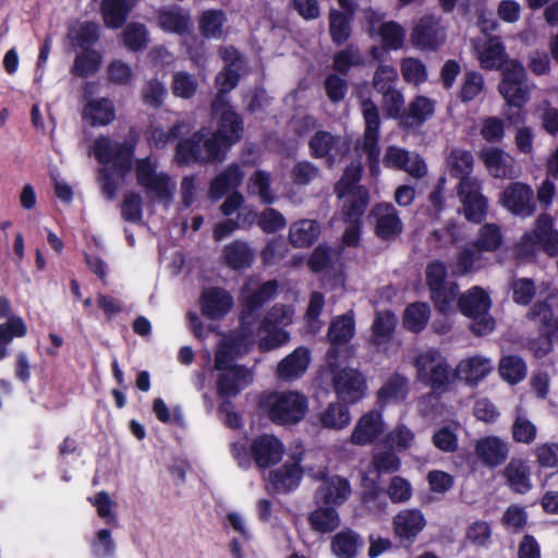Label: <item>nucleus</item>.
<instances>
[{"label": "nucleus", "mask_w": 558, "mask_h": 558, "mask_svg": "<svg viewBox=\"0 0 558 558\" xmlns=\"http://www.w3.org/2000/svg\"><path fill=\"white\" fill-rule=\"evenodd\" d=\"M93 154L104 167L98 170L102 193L112 199L118 191L114 173L124 179L132 170L135 146L133 144L112 142L100 135L93 143Z\"/></svg>", "instance_id": "nucleus-1"}, {"label": "nucleus", "mask_w": 558, "mask_h": 558, "mask_svg": "<svg viewBox=\"0 0 558 558\" xmlns=\"http://www.w3.org/2000/svg\"><path fill=\"white\" fill-rule=\"evenodd\" d=\"M448 268L445 262L433 259L425 267V283L435 308L442 314L451 310L458 295V284L448 281Z\"/></svg>", "instance_id": "nucleus-2"}, {"label": "nucleus", "mask_w": 558, "mask_h": 558, "mask_svg": "<svg viewBox=\"0 0 558 558\" xmlns=\"http://www.w3.org/2000/svg\"><path fill=\"white\" fill-rule=\"evenodd\" d=\"M502 77L498 85L500 95L509 107L522 109L530 100L527 74L524 65L517 59H511L502 69Z\"/></svg>", "instance_id": "nucleus-3"}, {"label": "nucleus", "mask_w": 558, "mask_h": 558, "mask_svg": "<svg viewBox=\"0 0 558 558\" xmlns=\"http://www.w3.org/2000/svg\"><path fill=\"white\" fill-rule=\"evenodd\" d=\"M355 332V322L352 312L333 318L329 325L327 338L330 347L327 350V363L330 371L339 366V360H348L352 355L351 348L347 345Z\"/></svg>", "instance_id": "nucleus-4"}, {"label": "nucleus", "mask_w": 558, "mask_h": 558, "mask_svg": "<svg viewBox=\"0 0 558 558\" xmlns=\"http://www.w3.org/2000/svg\"><path fill=\"white\" fill-rule=\"evenodd\" d=\"M520 246L529 254L539 248L550 257L558 256V230L554 229L553 217L539 214L533 229L522 235Z\"/></svg>", "instance_id": "nucleus-5"}, {"label": "nucleus", "mask_w": 558, "mask_h": 558, "mask_svg": "<svg viewBox=\"0 0 558 558\" xmlns=\"http://www.w3.org/2000/svg\"><path fill=\"white\" fill-rule=\"evenodd\" d=\"M438 352L428 350L415 357L418 379L435 392H445L452 380L451 367L446 360L437 361Z\"/></svg>", "instance_id": "nucleus-6"}, {"label": "nucleus", "mask_w": 558, "mask_h": 558, "mask_svg": "<svg viewBox=\"0 0 558 558\" xmlns=\"http://www.w3.org/2000/svg\"><path fill=\"white\" fill-rule=\"evenodd\" d=\"M308 411V400L299 391L275 395L268 411L270 421L277 425H293L301 422Z\"/></svg>", "instance_id": "nucleus-7"}, {"label": "nucleus", "mask_w": 558, "mask_h": 558, "mask_svg": "<svg viewBox=\"0 0 558 558\" xmlns=\"http://www.w3.org/2000/svg\"><path fill=\"white\" fill-rule=\"evenodd\" d=\"M362 112L365 121L362 149L366 155L368 169L372 175L379 173L380 163V117L377 106L371 99L362 101Z\"/></svg>", "instance_id": "nucleus-8"}, {"label": "nucleus", "mask_w": 558, "mask_h": 558, "mask_svg": "<svg viewBox=\"0 0 558 558\" xmlns=\"http://www.w3.org/2000/svg\"><path fill=\"white\" fill-rule=\"evenodd\" d=\"M310 155L315 159H325L328 167L344 159L351 149V142L329 131L318 130L308 141Z\"/></svg>", "instance_id": "nucleus-9"}, {"label": "nucleus", "mask_w": 558, "mask_h": 558, "mask_svg": "<svg viewBox=\"0 0 558 558\" xmlns=\"http://www.w3.org/2000/svg\"><path fill=\"white\" fill-rule=\"evenodd\" d=\"M136 182L142 186L148 197L159 202H169L172 198L170 177L166 172H157L156 165L148 158L138 159L135 166Z\"/></svg>", "instance_id": "nucleus-10"}, {"label": "nucleus", "mask_w": 558, "mask_h": 558, "mask_svg": "<svg viewBox=\"0 0 558 558\" xmlns=\"http://www.w3.org/2000/svg\"><path fill=\"white\" fill-rule=\"evenodd\" d=\"M341 360H339V363ZM332 386L337 398L347 404H355L365 397L367 389L364 375L356 368L340 365L331 371Z\"/></svg>", "instance_id": "nucleus-11"}, {"label": "nucleus", "mask_w": 558, "mask_h": 558, "mask_svg": "<svg viewBox=\"0 0 558 558\" xmlns=\"http://www.w3.org/2000/svg\"><path fill=\"white\" fill-rule=\"evenodd\" d=\"M500 205L515 216L531 217L536 210L533 189L522 182H511L500 193Z\"/></svg>", "instance_id": "nucleus-12"}, {"label": "nucleus", "mask_w": 558, "mask_h": 558, "mask_svg": "<svg viewBox=\"0 0 558 558\" xmlns=\"http://www.w3.org/2000/svg\"><path fill=\"white\" fill-rule=\"evenodd\" d=\"M278 288L276 279L268 280L262 283L257 290L242 298L239 319L243 328H250L258 320L262 308L276 298Z\"/></svg>", "instance_id": "nucleus-13"}, {"label": "nucleus", "mask_w": 558, "mask_h": 558, "mask_svg": "<svg viewBox=\"0 0 558 558\" xmlns=\"http://www.w3.org/2000/svg\"><path fill=\"white\" fill-rule=\"evenodd\" d=\"M457 194L461 203L459 211L469 222L481 225L488 213V199L482 194L481 182L472 184L464 182L462 186H457Z\"/></svg>", "instance_id": "nucleus-14"}, {"label": "nucleus", "mask_w": 558, "mask_h": 558, "mask_svg": "<svg viewBox=\"0 0 558 558\" xmlns=\"http://www.w3.org/2000/svg\"><path fill=\"white\" fill-rule=\"evenodd\" d=\"M383 163L387 169L404 171L415 179H422L427 173V166L418 154H411L396 145L386 148Z\"/></svg>", "instance_id": "nucleus-15"}, {"label": "nucleus", "mask_w": 558, "mask_h": 558, "mask_svg": "<svg viewBox=\"0 0 558 558\" xmlns=\"http://www.w3.org/2000/svg\"><path fill=\"white\" fill-rule=\"evenodd\" d=\"M226 61L228 64L216 77L218 93L210 104V110L214 114H217L223 106H228L229 101L226 95L234 89L240 82L239 70L234 69L236 63L242 61L240 52L232 48V53L226 56Z\"/></svg>", "instance_id": "nucleus-16"}, {"label": "nucleus", "mask_w": 558, "mask_h": 558, "mask_svg": "<svg viewBox=\"0 0 558 558\" xmlns=\"http://www.w3.org/2000/svg\"><path fill=\"white\" fill-rule=\"evenodd\" d=\"M283 452V444L269 434L255 437L250 445L252 459L259 469H268L279 463Z\"/></svg>", "instance_id": "nucleus-17"}, {"label": "nucleus", "mask_w": 558, "mask_h": 558, "mask_svg": "<svg viewBox=\"0 0 558 558\" xmlns=\"http://www.w3.org/2000/svg\"><path fill=\"white\" fill-rule=\"evenodd\" d=\"M411 43L421 50L435 51L444 43L440 26L434 15L422 16L413 26Z\"/></svg>", "instance_id": "nucleus-18"}, {"label": "nucleus", "mask_w": 558, "mask_h": 558, "mask_svg": "<svg viewBox=\"0 0 558 558\" xmlns=\"http://www.w3.org/2000/svg\"><path fill=\"white\" fill-rule=\"evenodd\" d=\"M253 383V373L245 365H234L217 376V396L219 398H235Z\"/></svg>", "instance_id": "nucleus-19"}, {"label": "nucleus", "mask_w": 558, "mask_h": 558, "mask_svg": "<svg viewBox=\"0 0 558 558\" xmlns=\"http://www.w3.org/2000/svg\"><path fill=\"white\" fill-rule=\"evenodd\" d=\"M217 129L215 132L220 135L225 141V148L229 149L236 144L243 136L244 122L242 117L232 108L230 102L223 106L217 114Z\"/></svg>", "instance_id": "nucleus-20"}, {"label": "nucleus", "mask_w": 558, "mask_h": 558, "mask_svg": "<svg viewBox=\"0 0 558 558\" xmlns=\"http://www.w3.org/2000/svg\"><path fill=\"white\" fill-rule=\"evenodd\" d=\"M385 430L383 414L377 410L364 413L351 433L350 440L357 446L375 442Z\"/></svg>", "instance_id": "nucleus-21"}, {"label": "nucleus", "mask_w": 558, "mask_h": 558, "mask_svg": "<svg viewBox=\"0 0 558 558\" xmlns=\"http://www.w3.org/2000/svg\"><path fill=\"white\" fill-rule=\"evenodd\" d=\"M475 453L484 465L496 468L508 459L509 446L497 436H486L476 441Z\"/></svg>", "instance_id": "nucleus-22"}, {"label": "nucleus", "mask_w": 558, "mask_h": 558, "mask_svg": "<svg viewBox=\"0 0 558 558\" xmlns=\"http://www.w3.org/2000/svg\"><path fill=\"white\" fill-rule=\"evenodd\" d=\"M201 302L202 314L213 320L225 317L233 306L231 294L222 288H211L204 291Z\"/></svg>", "instance_id": "nucleus-23"}, {"label": "nucleus", "mask_w": 558, "mask_h": 558, "mask_svg": "<svg viewBox=\"0 0 558 558\" xmlns=\"http://www.w3.org/2000/svg\"><path fill=\"white\" fill-rule=\"evenodd\" d=\"M392 523L396 536L413 542L425 527L426 520L420 509L411 508L399 511Z\"/></svg>", "instance_id": "nucleus-24"}, {"label": "nucleus", "mask_w": 558, "mask_h": 558, "mask_svg": "<svg viewBox=\"0 0 558 558\" xmlns=\"http://www.w3.org/2000/svg\"><path fill=\"white\" fill-rule=\"evenodd\" d=\"M488 173L495 179L511 178L513 173V158L499 147H484L478 153Z\"/></svg>", "instance_id": "nucleus-25"}, {"label": "nucleus", "mask_w": 558, "mask_h": 558, "mask_svg": "<svg viewBox=\"0 0 558 558\" xmlns=\"http://www.w3.org/2000/svg\"><path fill=\"white\" fill-rule=\"evenodd\" d=\"M492 306V300L485 290L474 286L458 299V308L468 318L486 315Z\"/></svg>", "instance_id": "nucleus-26"}, {"label": "nucleus", "mask_w": 558, "mask_h": 558, "mask_svg": "<svg viewBox=\"0 0 558 558\" xmlns=\"http://www.w3.org/2000/svg\"><path fill=\"white\" fill-rule=\"evenodd\" d=\"M351 494L350 482L335 475L323 482L316 492V499L325 506H340L347 501Z\"/></svg>", "instance_id": "nucleus-27"}, {"label": "nucleus", "mask_w": 558, "mask_h": 558, "mask_svg": "<svg viewBox=\"0 0 558 558\" xmlns=\"http://www.w3.org/2000/svg\"><path fill=\"white\" fill-rule=\"evenodd\" d=\"M303 476L300 460L286 462L279 469L269 473V482L277 493H289L295 489Z\"/></svg>", "instance_id": "nucleus-28"}, {"label": "nucleus", "mask_w": 558, "mask_h": 558, "mask_svg": "<svg viewBox=\"0 0 558 558\" xmlns=\"http://www.w3.org/2000/svg\"><path fill=\"white\" fill-rule=\"evenodd\" d=\"M435 112L432 99L424 95L415 96L404 111L400 125L407 130L422 126Z\"/></svg>", "instance_id": "nucleus-29"}, {"label": "nucleus", "mask_w": 558, "mask_h": 558, "mask_svg": "<svg viewBox=\"0 0 558 558\" xmlns=\"http://www.w3.org/2000/svg\"><path fill=\"white\" fill-rule=\"evenodd\" d=\"M244 178L241 167L233 162L229 165L221 173L216 175L209 184L208 197L211 201H219L230 190L236 189Z\"/></svg>", "instance_id": "nucleus-30"}, {"label": "nucleus", "mask_w": 558, "mask_h": 558, "mask_svg": "<svg viewBox=\"0 0 558 558\" xmlns=\"http://www.w3.org/2000/svg\"><path fill=\"white\" fill-rule=\"evenodd\" d=\"M82 118L90 126H105L116 119L114 105L109 98L88 100L82 111Z\"/></svg>", "instance_id": "nucleus-31"}, {"label": "nucleus", "mask_w": 558, "mask_h": 558, "mask_svg": "<svg viewBox=\"0 0 558 558\" xmlns=\"http://www.w3.org/2000/svg\"><path fill=\"white\" fill-rule=\"evenodd\" d=\"M310 362V350L305 347H299L280 361L277 374L286 380L299 378L306 372Z\"/></svg>", "instance_id": "nucleus-32"}, {"label": "nucleus", "mask_w": 558, "mask_h": 558, "mask_svg": "<svg viewBox=\"0 0 558 558\" xmlns=\"http://www.w3.org/2000/svg\"><path fill=\"white\" fill-rule=\"evenodd\" d=\"M510 60L506 47L498 36H490L478 54L481 68L487 71L500 70L502 72Z\"/></svg>", "instance_id": "nucleus-33"}, {"label": "nucleus", "mask_w": 558, "mask_h": 558, "mask_svg": "<svg viewBox=\"0 0 558 558\" xmlns=\"http://www.w3.org/2000/svg\"><path fill=\"white\" fill-rule=\"evenodd\" d=\"M449 174L459 180L457 186H462L464 182L472 184L480 182L472 177L474 168V157L471 151L463 149H452L448 157Z\"/></svg>", "instance_id": "nucleus-34"}, {"label": "nucleus", "mask_w": 558, "mask_h": 558, "mask_svg": "<svg viewBox=\"0 0 558 558\" xmlns=\"http://www.w3.org/2000/svg\"><path fill=\"white\" fill-rule=\"evenodd\" d=\"M504 476L508 487L517 494L524 495L532 488L531 470L522 459H511L504 470Z\"/></svg>", "instance_id": "nucleus-35"}, {"label": "nucleus", "mask_w": 558, "mask_h": 558, "mask_svg": "<svg viewBox=\"0 0 558 558\" xmlns=\"http://www.w3.org/2000/svg\"><path fill=\"white\" fill-rule=\"evenodd\" d=\"M320 235L317 220L302 219L293 222L289 229V242L293 247L312 246Z\"/></svg>", "instance_id": "nucleus-36"}, {"label": "nucleus", "mask_w": 558, "mask_h": 558, "mask_svg": "<svg viewBox=\"0 0 558 558\" xmlns=\"http://www.w3.org/2000/svg\"><path fill=\"white\" fill-rule=\"evenodd\" d=\"M131 11L132 5L128 0H101L100 2V14L107 28H122Z\"/></svg>", "instance_id": "nucleus-37"}, {"label": "nucleus", "mask_w": 558, "mask_h": 558, "mask_svg": "<svg viewBox=\"0 0 558 558\" xmlns=\"http://www.w3.org/2000/svg\"><path fill=\"white\" fill-rule=\"evenodd\" d=\"M368 191L364 186L357 185L350 190L342 209L344 221L359 225L368 205Z\"/></svg>", "instance_id": "nucleus-38"}, {"label": "nucleus", "mask_w": 558, "mask_h": 558, "mask_svg": "<svg viewBox=\"0 0 558 558\" xmlns=\"http://www.w3.org/2000/svg\"><path fill=\"white\" fill-rule=\"evenodd\" d=\"M225 263L233 270L250 268L254 262V254L246 242L234 240L227 244L222 251Z\"/></svg>", "instance_id": "nucleus-39"}, {"label": "nucleus", "mask_w": 558, "mask_h": 558, "mask_svg": "<svg viewBox=\"0 0 558 558\" xmlns=\"http://www.w3.org/2000/svg\"><path fill=\"white\" fill-rule=\"evenodd\" d=\"M362 546V537L350 529L333 535L330 544L332 553L338 558H355Z\"/></svg>", "instance_id": "nucleus-40"}, {"label": "nucleus", "mask_w": 558, "mask_h": 558, "mask_svg": "<svg viewBox=\"0 0 558 558\" xmlns=\"http://www.w3.org/2000/svg\"><path fill=\"white\" fill-rule=\"evenodd\" d=\"M318 420L324 428L340 430L351 422L349 404L342 401L331 402L319 413Z\"/></svg>", "instance_id": "nucleus-41"}, {"label": "nucleus", "mask_w": 558, "mask_h": 558, "mask_svg": "<svg viewBox=\"0 0 558 558\" xmlns=\"http://www.w3.org/2000/svg\"><path fill=\"white\" fill-rule=\"evenodd\" d=\"M397 317L392 311H378L372 324V341L376 345L388 343L395 332Z\"/></svg>", "instance_id": "nucleus-42"}, {"label": "nucleus", "mask_w": 558, "mask_h": 558, "mask_svg": "<svg viewBox=\"0 0 558 558\" xmlns=\"http://www.w3.org/2000/svg\"><path fill=\"white\" fill-rule=\"evenodd\" d=\"M408 395V379L393 373L377 391V402L385 405L390 401H402Z\"/></svg>", "instance_id": "nucleus-43"}, {"label": "nucleus", "mask_w": 558, "mask_h": 558, "mask_svg": "<svg viewBox=\"0 0 558 558\" xmlns=\"http://www.w3.org/2000/svg\"><path fill=\"white\" fill-rule=\"evenodd\" d=\"M429 317V305L425 302H414L405 307L402 324L408 331L420 333L426 328Z\"/></svg>", "instance_id": "nucleus-44"}, {"label": "nucleus", "mask_w": 558, "mask_h": 558, "mask_svg": "<svg viewBox=\"0 0 558 558\" xmlns=\"http://www.w3.org/2000/svg\"><path fill=\"white\" fill-rule=\"evenodd\" d=\"M203 138L204 134L198 131L195 132L190 138L180 141L175 148L177 161L181 165H189L191 162H204L202 153Z\"/></svg>", "instance_id": "nucleus-45"}, {"label": "nucleus", "mask_w": 558, "mask_h": 558, "mask_svg": "<svg viewBox=\"0 0 558 558\" xmlns=\"http://www.w3.org/2000/svg\"><path fill=\"white\" fill-rule=\"evenodd\" d=\"M312 530L326 534L336 531L340 525L338 511L331 506L318 507L308 515Z\"/></svg>", "instance_id": "nucleus-46"}, {"label": "nucleus", "mask_w": 558, "mask_h": 558, "mask_svg": "<svg viewBox=\"0 0 558 558\" xmlns=\"http://www.w3.org/2000/svg\"><path fill=\"white\" fill-rule=\"evenodd\" d=\"M403 225L397 210L389 205L388 211L379 216L375 225V234L383 241H392L402 233Z\"/></svg>", "instance_id": "nucleus-47"}, {"label": "nucleus", "mask_w": 558, "mask_h": 558, "mask_svg": "<svg viewBox=\"0 0 558 558\" xmlns=\"http://www.w3.org/2000/svg\"><path fill=\"white\" fill-rule=\"evenodd\" d=\"M352 16L332 9L329 12V34L336 46L344 45L352 35Z\"/></svg>", "instance_id": "nucleus-48"}, {"label": "nucleus", "mask_w": 558, "mask_h": 558, "mask_svg": "<svg viewBox=\"0 0 558 558\" xmlns=\"http://www.w3.org/2000/svg\"><path fill=\"white\" fill-rule=\"evenodd\" d=\"M102 57L97 50H82L76 54L71 74L76 77L87 78L98 72Z\"/></svg>", "instance_id": "nucleus-49"}, {"label": "nucleus", "mask_w": 558, "mask_h": 558, "mask_svg": "<svg viewBox=\"0 0 558 558\" xmlns=\"http://www.w3.org/2000/svg\"><path fill=\"white\" fill-rule=\"evenodd\" d=\"M500 377L510 385H515L526 377V363L517 354L502 356L498 367Z\"/></svg>", "instance_id": "nucleus-50"}, {"label": "nucleus", "mask_w": 558, "mask_h": 558, "mask_svg": "<svg viewBox=\"0 0 558 558\" xmlns=\"http://www.w3.org/2000/svg\"><path fill=\"white\" fill-rule=\"evenodd\" d=\"M490 361L482 356H472L461 361L458 365V372L469 384H477L490 372Z\"/></svg>", "instance_id": "nucleus-51"}, {"label": "nucleus", "mask_w": 558, "mask_h": 558, "mask_svg": "<svg viewBox=\"0 0 558 558\" xmlns=\"http://www.w3.org/2000/svg\"><path fill=\"white\" fill-rule=\"evenodd\" d=\"M27 333V326L22 317L12 316L4 324H0V361L8 355V345L16 338Z\"/></svg>", "instance_id": "nucleus-52"}, {"label": "nucleus", "mask_w": 558, "mask_h": 558, "mask_svg": "<svg viewBox=\"0 0 558 558\" xmlns=\"http://www.w3.org/2000/svg\"><path fill=\"white\" fill-rule=\"evenodd\" d=\"M502 244L501 229L497 223H484L473 241V247L478 252H495Z\"/></svg>", "instance_id": "nucleus-53"}, {"label": "nucleus", "mask_w": 558, "mask_h": 558, "mask_svg": "<svg viewBox=\"0 0 558 558\" xmlns=\"http://www.w3.org/2000/svg\"><path fill=\"white\" fill-rule=\"evenodd\" d=\"M377 33L385 50H399L403 47L405 29L398 22H383L379 25Z\"/></svg>", "instance_id": "nucleus-54"}, {"label": "nucleus", "mask_w": 558, "mask_h": 558, "mask_svg": "<svg viewBox=\"0 0 558 558\" xmlns=\"http://www.w3.org/2000/svg\"><path fill=\"white\" fill-rule=\"evenodd\" d=\"M227 17L222 10H206L198 20V28L203 37L220 38Z\"/></svg>", "instance_id": "nucleus-55"}, {"label": "nucleus", "mask_w": 558, "mask_h": 558, "mask_svg": "<svg viewBox=\"0 0 558 558\" xmlns=\"http://www.w3.org/2000/svg\"><path fill=\"white\" fill-rule=\"evenodd\" d=\"M363 63L360 48L355 44H349L345 48L335 53L332 59V69L343 76H347L352 66H359Z\"/></svg>", "instance_id": "nucleus-56"}, {"label": "nucleus", "mask_w": 558, "mask_h": 558, "mask_svg": "<svg viewBox=\"0 0 558 558\" xmlns=\"http://www.w3.org/2000/svg\"><path fill=\"white\" fill-rule=\"evenodd\" d=\"M158 20L161 29L167 33L183 35L190 27V17L179 8L160 11Z\"/></svg>", "instance_id": "nucleus-57"}, {"label": "nucleus", "mask_w": 558, "mask_h": 558, "mask_svg": "<svg viewBox=\"0 0 558 558\" xmlns=\"http://www.w3.org/2000/svg\"><path fill=\"white\" fill-rule=\"evenodd\" d=\"M124 46L132 52L145 50L148 45V32L144 24L132 22L122 34Z\"/></svg>", "instance_id": "nucleus-58"}, {"label": "nucleus", "mask_w": 558, "mask_h": 558, "mask_svg": "<svg viewBox=\"0 0 558 558\" xmlns=\"http://www.w3.org/2000/svg\"><path fill=\"white\" fill-rule=\"evenodd\" d=\"M485 87L484 76L477 71H466L458 97L462 102L474 100Z\"/></svg>", "instance_id": "nucleus-59"}, {"label": "nucleus", "mask_w": 558, "mask_h": 558, "mask_svg": "<svg viewBox=\"0 0 558 558\" xmlns=\"http://www.w3.org/2000/svg\"><path fill=\"white\" fill-rule=\"evenodd\" d=\"M198 88L197 80L194 75L179 71L172 76L171 90L175 97L191 99L195 96Z\"/></svg>", "instance_id": "nucleus-60"}, {"label": "nucleus", "mask_w": 558, "mask_h": 558, "mask_svg": "<svg viewBox=\"0 0 558 558\" xmlns=\"http://www.w3.org/2000/svg\"><path fill=\"white\" fill-rule=\"evenodd\" d=\"M277 324L278 320L277 318H274V314L271 312L267 313L259 323V330L268 332L266 343L269 349L280 347L289 339V333L286 330L278 328Z\"/></svg>", "instance_id": "nucleus-61"}, {"label": "nucleus", "mask_w": 558, "mask_h": 558, "mask_svg": "<svg viewBox=\"0 0 558 558\" xmlns=\"http://www.w3.org/2000/svg\"><path fill=\"white\" fill-rule=\"evenodd\" d=\"M397 70L391 65L380 64L374 73L373 87L377 93L385 95L397 89Z\"/></svg>", "instance_id": "nucleus-62"}, {"label": "nucleus", "mask_w": 558, "mask_h": 558, "mask_svg": "<svg viewBox=\"0 0 558 558\" xmlns=\"http://www.w3.org/2000/svg\"><path fill=\"white\" fill-rule=\"evenodd\" d=\"M512 439L514 442L530 445L537 436V427L527 417L518 414L511 426Z\"/></svg>", "instance_id": "nucleus-63"}, {"label": "nucleus", "mask_w": 558, "mask_h": 558, "mask_svg": "<svg viewBox=\"0 0 558 558\" xmlns=\"http://www.w3.org/2000/svg\"><path fill=\"white\" fill-rule=\"evenodd\" d=\"M121 216L124 221L142 223L143 221V201L138 193L129 192L124 195L121 204Z\"/></svg>", "instance_id": "nucleus-64"}]
</instances>
